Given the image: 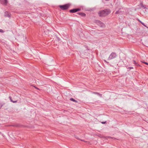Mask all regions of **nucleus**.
Returning a JSON list of instances; mask_svg holds the SVG:
<instances>
[{
	"instance_id": "1",
	"label": "nucleus",
	"mask_w": 148,
	"mask_h": 148,
	"mask_svg": "<svg viewBox=\"0 0 148 148\" xmlns=\"http://www.w3.org/2000/svg\"><path fill=\"white\" fill-rule=\"evenodd\" d=\"M110 12V11L109 9L104 10H103L100 11L98 14L100 16H105L109 14Z\"/></svg>"
},
{
	"instance_id": "2",
	"label": "nucleus",
	"mask_w": 148,
	"mask_h": 148,
	"mask_svg": "<svg viewBox=\"0 0 148 148\" xmlns=\"http://www.w3.org/2000/svg\"><path fill=\"white\" fill-rule=\"evenodd\" d=\"M116 56V54L114 52H112L109 56L108 60H110L115 58Z\"/></svg>"
},
{
	"instance_id": "3",
	"label": "nucleus",
	"mask_w": 148,
	"mask_h": 148,
	"mask_svg": "<svg viewBox=\"0 0 148 148\" xmlns=\"http://www.w3.org/2000/svg\"><path fill=\"white\" fill-rule=\"evenodd\" d=\"M70 6L69 4H66L60 6V8L62 10H65L68 9Z\"/></svg>"
},
{
	"instance_id": "4",
	"label": "nucleus",
	"mask_w": 148,
	"mask_h": 148,
	"mask_svg": "<svg viewBox=\"0 0 148 148\" xmlns=\"http://www.w3.org/2000/svg\"><path fill=\"white\" fill-rule=\"evenodd\" d=\"M95 22L96 23L101 27H105L104 24L99 21H96Z\"/></svg>"
},
{
	"instance_id": "5",
	"label": "nucleus",
	"mask_w": 148,
	"mask_h": 148,
	"mask_svg": "<svg viewBox=\"0 0 148 148\" xmlns=\"http://www.w3.org/2000/svg\"><path fill=\"white\" fill-rule=\"evenodd\" d=\"M11 14L10 13L6 11L4 13V16L5 17H7L9 18H10Z\"/></svg>"
},
{
	"instance_id": "6",
	"label": "nucleus",
	"mask_w": 148,
	"mask_h": 148,
	"mask_svg": "<svg viewBox=\"0 0 148 148\" xmlns=\"http://www.w3.org/2000/svg\"><path fill=\"white\" fill-rule=\"evenodd\" d=\"M0 2L2 4L5 5H6L8 3L7 0H0Z\"/></svg>"
},
{
	"instance_id": "7",
	"label": "nucleus",
	"mask_w": 148,
	"mask_h": 148,
	"mask_svg": "<svg viewBox=\"0 0 148 148\" xmlns=\"http://www.w3.org/2000/svg\"><path fill=\"white\" fill-rule=\"evenodd\" d=\"M80 9H73L70 10V12L71 13H74L76 12L77 11H79Z\"/></svg>"
},
{
	"instance_id": "8",
	"label": "nucleus",
	"mask_w": 148,
	"mask_h": 148,
	"mask_svg": "<svg viewBox=\"0 0 148 148\" xmlns=\"http://www.w3.org/2000/svg\"><path fill=\"white\" fill-rule=\"evenodd\" d=\"M78 14L81 15V16H85L86 14L83 13L82 12H79L78 13Z\"/></svg>"
},
{
	"instance_id": "9",
	"label": "nucleus",
	"mask_w": 148,
	"mask_h": 148,
	"mask_svg": "<svg viewBox=\"0 0 148 148\" xmlns=\"http://www.w3.org/2000/svg\"><path fill=\"white\" fill-rule=\"evenodd\" d=\"M9 98L11 101L13 103H16L17 102V101H13L12 100L11 97H9Z\"/></svg>"
},
{
	"instance_id": "10",
	"label": "nucleus",
	"mask_w": 148,
	"mask_h": 148,
	"mask_svg": "<svg viewBox=\"0 0 148 148\" xmlns=\"http://www.w3.org/2000/svg\"><path fill=\"white\" fill-rule=\"evenodd\" d=\"M133 63L136 66H138V64L135 61L133 60Z\"/></svg>"
},
{
	"instance_id": "11",
	"label": "nucleus",
	"mask_w": 148,
	"mask_h": 148,
	"mask_svg": "<svg viewBox=\"0 0 148 148\" xmlns=\"http://www.w3.org/2000/svg\"><path fill=\"white\" fill-rule=\"evenodd\" d=\"M121 12V11H120V10H119L118 11H116L115 13L116 14H120V12Z\"/></svg>"
},
{
	"instance_id": "12",
	"label": "nucleus",
	"mask_w": 148,
	"mask_h": 148,
	"mask_svg": "<svg viewBox=\"0 0 148 148\" xmlns=\"http://www.w3.org/2000/svg\"><path fill=\"white\" fill-rule=\"evenodd\" d=\"M80 140H81V141H84V142H85L87 143V144H89L90 142H89L86 141L84 140L83 139H80Z\"/></svg>"
},
{
	"instance_id": "13",
	"label": "nucleus",
	"mask_w": 148,
	"mask_h": 148,
	"mask_svg": "<svg viewBox=\"0 0 148 148\" xmlns=\"http://www.w3.org/2000/svg\"><path fill=\"white\" fill-rule=\"evenodd\" d=\"M95 93L96 94H97L98 96H99L100 97H102V95L101 94H100V93H97V92Z\"/></svg>"
},
{
	"instance_id": "14",
	"label": "nucleus",
	"mask_w": 148,
	"mask_h": 148,
	"mask_svg": "<svg viewBox=\"0 0 148 148\" xmlns=\"http://www.w3.org/2000/svg\"><path fill=\"white\" fill-rule=\"evenodd\" d=\"M70 100L71 101H74V102H76V101H75L74 99H73V98H71Z\"/></svg>"
},
{
	"instance_id": "15",
	"label": "nucleus",
	"mask_w": 148,
	"mask_h": 148,
	"mask_svg": "<svg viewBox=\"0 0 148 148\" xmlns=\"http://www.w3.org/2000/svg\"><path fill=\"white\" fill-rule=\"evenodd\" d=\"M140 23L143 25H144V26H145V27H146V25H145V24L143 23L141 21H140Z\"/></svg>"
},
{
	"instance_id": "16",
	"label": "nucleus",
	"mask_w": 148,
	"mask_h": 148,
	"mask_svg": "<svg viewBox=\"0 0 148 148\" xmlns=\"http://www.w3.org/2000/svg\"><path fill=\"white\" fill-rule=\"evenodd\" d=\"M0 32L1 33H3L4 32V31L2 29H0Z\"/></svg>"
},
{
	"instance_id": "17",
	"label": "nucleus",
	"mask_w": 148,
	"mask_h": 148,
	"mask_svg": "<svg viewBox=\"0 0 148 148\" xmlns=\"http://www.w3.org/2000/svg\"><path fill=\"white\" fill-rule=\"evenodd\" d=\"M144 63H145V64H146L147 65H148V63H147V62H144Z\"/></svg>"
},
{
	"instance_id": "18",
	"label": "nucleus",
	"mask_w": 148,
	"mask_h": 148,
	"mask_svg": "<svg viewBox=\"0 0 148 148\" xmlns=\"http://www.w3.org/2000/svg\"><path fill=\"white\" fill-rule=\"evenodd\" d=\"M106 123V121H105V122H101V123H103V124H105V123Z\"/></svg>"
},
{
	"instance_id": "19",
	"label": "nucleus",
	"mask_w": 148,
	"mask_h": 148,
	"mask_svg": "<svg viewBox=\"0 0 148 148\" xmlns=\"http://www.w3.org/2000/svg\"><path fill=\"white\" fill-rule=\"evenodd\" d=\"M35 87L36 89H38V90H39V89L38 88H37V87Z\"/></svg>"
},
{
	"instance_id": "20",
	"label": "nucleus",
	"mask_w": 148,
	"mask_h": 148,
	"mask_svg": "<svg viewBox=\"0 0 148 148\" xmlns=\"http://www.w3.org/2000/svg\"><path fill=\"white\" fill-rule=\"evenodd\" d=\"M133 69V67H130L129 68V69Z\"/></svg>"
},
{
	"instance_id": "21",
	"label": "nucleus",
	"mask_w": 148,
	"mask_h": 148,
	"mask_svg": "<svg viewBox=\"0 0 148 148\" xmlns=\"http://www.w3.org/2000/svg\"><path fill=\"white\" fill-rule=\"evenodd\" d=\"M104 61L107 63H108L107 62H106V60H104Z\"/></svg>"
},
{
	"instance_id": "22",
	"label": "nucleus",
	"mask_w": 148,
	"mask_h": 148,
	"mask_svg": "<svg viewBox=\"0 0 148 148\" xmlns=\"http://www.w3.org/2000/svg\"><path fill=\"white\" fill-rule=\"evenodd\" d=\"M104 61L107 63H108L107 62H106V60H104Z\"/></svg>"
},
{
	"instance_id": "23",
	"label": "nucleus",
	"mask_w": 148,
	"mask_h": 148,
	"mask_svg": "<svg viewBox=\"0 0 148 148\" xmlns=\"http://www.w3.org/2000/svg\"><path fill=\"white\" fill-rule=\"evenodd\" d=\"M141 62H142V63H144V62H143V61H141Z\"/></svg>"
},
{
	"instance_id": "24",
	"label": "nucleus",
	"mask_w": 148,
	"mask_h": 148,
	"mask_svg": "<svg viewBox=\"0 0 148 148\" xmlns=\"http://www.w3.org/2000/svg\"><path fill=\"white\" fill-rule=\"evenodd\" d=\"M1 107H2V106H1L0 107V108H1Z\"/></svg>"
}]
</instances>
